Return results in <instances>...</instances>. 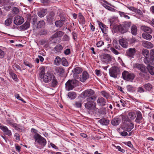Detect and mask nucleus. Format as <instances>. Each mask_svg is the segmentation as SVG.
I'll list each match as a JSON object with an SVG mask.
<instances>
[{
	"label": "nucleus",
	"instance_id": "obj_52",
	"mask_svg": "<svg viewBox=\"0 0 154 154\" xmlns=\"http://www.w3.org/2000/svg\"><path fill=\"white\" fill-rule=\"evenodd\" d=\"M4 51L0 48V59H2L5 56Z\"/></svg>",
	"mask_w": 154,
	"mask_h": 154
},
{
	"label": "nucleus",
	"instance_id": "obj_49",
	"mask_svg": "<svg viewBox=\"0 0 154 154\" xmlns=\"http://www.w3.org/2000/svg\"><path fill=\"white\" fill-rule=\"evenodd\" d=\"M103 6L106 9L108 10L109 11H115V9L110 7L108 6L107 5L104 4L103 5Z\"/></svg>",
	"mask_w": 154,
	"mask_h": 154
},
{
	"label": "nucleus",
	"instance_id": "obj_2",
	"mask_svg": "<svg viewBox=\"0 0 154 154\" xmlns=\"http://www.w3.org/2000/svg\"><path fill=\"white\" fill-rule=\"evenodd\" d=\"M34 138L35 139V144L36 145L37 144L43 146H44L46 145V140L39 134L37 133L35 134L34 135Z\"/></svg>",
	"mask_w": 154,
	"mask_h": 154
},
{
	"label": "nucleus",
	"instance_id": "obj_36",
	"mask_svg": "<svg viewBox=\"0 0 154 154\" xmlns=\"http://www.w3.org/2000/svg\"><path fill=\"white\" fill-rule=\"evenodd\" d=\"M68 96L69 98L73 99L76 97V94L74 92H69L68 94Z\"/></svg>",
	"mask_w": 154,
	"mask_h": 154
},
{
	"label": "nucleus",
	"instance_id": "obj_56",
	"mask_svg": "<svg viewBox=\"0 0 154 154\" xmlns=\"http://www.w3.org/2000/svg\"><path fill=\"white\" fill-rule=\"evenodd\" d=\"M127 8L130 10L135 12L136 8L130 6H128Z\"/></svg>",
	"mask_w": 154,
	"mask_h": 154
},
{
	"label": "nucleus",
	"instance_id": "obj_8",
	"mask_svg": "<svg viewBox=\"0 0 154 154\" xmlns=\"http://www.w3.org/2000/svg\"><path fill=\"white\" fill-rule=\"evenodd\" d=\"M100 59L103 63H109L112 61V56L108 54H103L100 56Z\"/></svg>",
	"mask_w": 154,
	"mask_h": 154
},
{
	"label": "nucleus",
	"instance_id": "obj_42",
	"mask_svg": "<svg viewBox=\"0 0 154 154\" xmlns=\"http://www.w3.org/2000/svg\"><path fill=\"white\" fill-rule=\"evenodd\" d=\"M143 86L145 89L148 91H150L152 88V85L150 83L145 84Z\"/></svg>",
	"mask_w": 154,
	"mask_h": 154
},
{
	"label": "nucleus",
	"instance_id": "obj_25",
	"mask_svg": "<svg viewBox=\"0 0 154 154\" xmlns=\"http://www.w3.org/2000/svg\"><path fill=\"white\" fill-rule=\"evenodd\" d=\"M97 23L103 32L105 33V31L106 30V26L100 21H97Z\"/></svg>",
	"mask_w": 154,
	"mask_h": 154
},
{
	"label": "nucleus",
	"instance_id": "obj_34",
	"mask_svg": "<svg viewBox=\"0 0 154 154\" xmlns=\"http://www.w3.org/2000/svg\"><path fill=\"white\" fill-rule=\"evenodd\" d=\"M51 81V85L53 87H55L57 85V80L54 76H53Z\"/></svg>",
	"mask_w": 154,
	"mask_h": 154
},
{
	"label": "nucleus",
	"instance_id": "obj_9",
	"mask_svg": "<svg viewBox=\"0 0 154 154\" xmlns=\"http://www.w3.org/2000/svg\"><path fill=\"white\" fill-rule=\"evenodd\" d=\"M6 122L9 125L12 127H14L15 129L18 131L21 132L23 131V129L22 128L19 127L16 123L13 122V120L11 119H8L6 121Z\"/></svg>",
	"mask_w": 154,
	"mask_h": 154
},
{
	"label": "nucleus",
	"instance_id": "obj_29",
	"mask_svg": "<svg viewBox=\"0 0 154 154\" xmlns=\"http://www.w3.org/2000/svg\"><path fill=\"white\" fill-rule=\"evenodd\" d=\"M82 69L79 67H76L72 70V72L74 74H79L82 71Z\"/></svg>",
	"mask_w": 154,
	"mask_h": 154
},
{
	"label": "nucleus",
	"instance_id": "obj_60",
	"mask_svg": "<svg viewBox=\"0 0 154 154\" xmlns=\"http://www.w3.org/2000/svg\"><path fill=\"white\" fill-rule=\"evenodd\" d=\"M79 17L82 21V23L84 24L85 23V20L83 16L81 14H80L79 15Z\"/></svg>",
	"mask_w": 154,
	"mask_h": 154
},
{
	"label": "nucleus",
	"instance_id": "obj_27",
	"mask_svg": "<svg viewBox=\"0 0 154 154\" xmlns=\"http://www.w3.org/2000/svg\"><path fill=\"white\" fill-rule=\"evenodd\" d=\"M142 119V115L140 112H138L137 113V118L135 120L136 122L140 123Z\"/></svg>",
	"mask_w": 154,
	"mask_h": 154
},
{
	"label": "nucleus",
	"instance_id": "obj_30",
	"mask_svg": "<svg viewBox=\"0 0 154 154\" xmlns=\"http://www.w3.org/2000/svg\"><path fill=\"white\" fill-rule=\"evenodd\" d=\"M147 69L149 72L152 75H154V67L151 66H147Z\"/></svg>",
	"mask_w": 154,
	"mask_h": 154
},
{
	"label": "nucleus",
	"instance_id": "obj_5",
	"mask_svg": "<svg viewBox=\"0 0 154 154\" xmlns=\"http://www.w3.org/2000/svg\"><path fill=\"white\" fill-rule=\"evenodd\" d=\"M78 85V81L75 80H69L66 83V88L67 90H72L75 86Z\"/></svg>",
	"mask_w": 154,
	"mask_h": 154
},
{
	"label": "nucleus",
	"instance_id": "obj_61",
	"mask_svg": "<svg viewBox=\"0 0 154 154\" xmlns=\"http://www.w3.org/2000/svg\"><path fill=\"white\" fill-rule=\"evenodd\" d=\"M56 48L57 49V51H59L62 50L63 48V47L61 45H59L56 46Z\"/></svg>",
	"mask_w": 154,
	"mask_h": 154
},
{
	"label": "nucleus",
	"instance_id": "obj_62",
	"mask_svg": "<svg viewBox=\"0 0 154 154\" xmlns=\"http://www.w3.org/2000/svg\"><path fill=\"white\" fill-rule=\"evenodd\" d=\"M137 91L140 93H143L145 91V90L142 87H139L138 88Z\"/></svg>",
	"mask_w": 154,
	"mask_h": 154
},
{
	"label": "nucleus",
	"instance_id": "obj_64",
	"mask_svg": "<svg viewBox=\"0 0 154 154\" xmlns=\"http://www.w3.org/2000/svg\"><path fill=\"white\" fill-rule=\"evenodd\" d=\"M15 139L17 140H19L20 139V136L19 134L17 133H16L14 135Z\"/></svg>",
	"mask_w": 154,
	"mask_h": 154
},
{
	"label": "nucleus",
	"instance_id": "obj_47",
	"mask_svg": "<svg viewBox=\"0 0 154 154\" xmlns=\"http://www.w3.org/2000/svg\"><path fill=\"white\" fill-rule=\"evenodd\" d=\"M101 94L102 95V96H103L104 97L106 98H108L109 97V94L105 91H101Z\"/></svg>",
	"mask_w": 154,
	"mask_h": 154
},
{
	"label": "nucleus",
	"instance_id": "obj_54",
	"mask_svg": "<svg viewBox=\"0 0 154 154\" xmlns=\"http://www.w3.org/2000/svg\"><path fill=\"white\" fill-rule=\"evenodd\" d=\"M112 145L116 147V148L118 149V150L119 151L122 152L124 153L125 152V150L119 146H116L114 144H113Z\"/></svg>",
	"mask_w": 154,
	"mask_h": 154
},
{
	"label": "nucleus",
	"instance_id": "obj_38",
	"mask_svg": "<svg viewBox=\"0 0 154 154\" xmlns=\"http://www.w3.org/2000/svg\"><path fill=\"white\" fill-rule=\"evenodd\" d=\"M9 72L12 78L13 79L16 81L17 79V76L16 75L15 73H13L11 70H10L9 71Z\"/></svg>",
	"mask_w": 154,
	"mask_h": 154
},
{
	"label": "nucleus",
	"instance_id": "obj_55",
	"mask_svg": "<svg viewBox=\"0 0 154 154\" xmlns=\"http://www.w3.org/2000/svg\"><path fill=\"white\" fill-rule=\"evenodd\" d=\"M113 46L116 49H120V47L118 45V44L116 42H114L113 43Z\"/></svg>",
	"mask_w": 154,
	"mask_h": 154
},
{
	"label": "nucleus",
	"instance_id": "obj_40",
	"mask_svg": "<svg viewBox=\"0 0 154 154\" xmlns=\"http://www.w3.org/2000/svg\"><path fill=\"white\" fill-rule=\"evenodd\" d=\"M45 22L44 20H41L39 21L37 25V28H42L43 27L45 26Z\"/></svg>",
	"mask_w": 154,
	"mask_h": 154
},
{
	"label": "nucleus",
	"instance_id": "obj_16",
	"mask_svg": "<svg viewBox=\"0 0 154 154\" xmlns=\"http://www.w3.org/2000/svg\"><path fill=\"white\" fill-rule=\"evenodd\" d=\"M89 78V75L87 72L84 71L83 72L82 75H80V80L82 82H84Z\"/></svg>",
	"mask_w": 154,
	"mask_h": 154
},
{
	"label": "nucleus",
	"instance_id": "obj_57",
	"mask_svg": "<svg viewBox=\"0 0 154 154\" xmlns=\"http://www.w3.org/2000/svg\"><path fill=\"white\" fill-rule=\"evenodd\" d=\"M47 33V31L44 29L41 30L39 32V34L41 35H45Z\"/></svg>",
	"mask_w": 154,
	"mask_h": 154
},
{
	"label": "nucleus",
	"instance_id": "obj_14",
	"mask_svg": "<svg viewBox=\"0 0 154 154\" xmlns=\"http://www.w3.org/2000/svg\"><path fill=\"white\" fill-rule=\"evenodd\" d=\"M136 53V51L135 48H130L127 50L126 51V54L128 57L132 58Z\"/></svg>",
	"mask_w": 154,
	"mask_h": 154
},
{
	"label": "nucleus",
	"instance_id": "obj_43",
	"mask_svg": "<svg viewBox=\"0 0 154 154\" xmlns=\"http://www.w3.org/2000/svg\"><path fill=\"white\" fill-rule=\"evenodd\" d=\"M119 13L120 16L122 17H123L127 19H129L130 18V17L127 15L125 13L119 11Z\"/></svg>",
	"mask_w": 154,
	"mask_h": 154
},
{
	"label": "nucleus",
	"instance_id": "obj_32",
	"mask_svg": "<svg viewBox=\"0 0 154 154\" xmlns=\"http://www.w3.org/2000/svg\"><path fill=\"white\" fill-rule=\"evenodd\" d=\"M99 122L102 125H106L109 123V121L105 119H102L99 121Z\"/></svg>",
	"mask_w": 154,
	"mask_h": 154
},
{
	"label": "nucleus",
	"instance_id": "obj_11",
	"mask_svg": "<svg viewBox=\"0 0 154 154\" xmlns=\"http://www.w3.org/2000/svg\"><path fill=\"white\" fill-rule=\"evenodd\" d=\"M24 21L23 18L21 16L17 15L14 18V22L17 25H20Z\"/></svg>",
	"mask_w": 154,
	"mask_h": 154
},
{
	"label": "nucleus",
	"instance_id": "obj_41",
	"mask_svg": "<svg viewBox=\"0 0 154 154\" xmlns=\"http://www.w3.org/2000/svg\"><path fill=\"white\" fill-rule=\"evenodd\" d=\"M128 116L131 120H133L135 118L136 115L134 112H130L128 113Z\"/></svg>",
	"mask_w": 154,
	"mask_h": 154
},
{
	"label": "nucleus",
	"instance_id": "obj_17",
	"mask_svg": "<svg viewBox=\"0 0 154 154\" xmlns=\"http://www.w3.org/2000/svg\"><path fill=\"white\" fill-rule=\"evenodd\" d=\"M142 45L144 47L147 48H150L153 46L152 44L150 42L146 41L142 42Z\"/></svg>",
	"mask_w": 154,
	"mask_h": 154
},
{
	"label": "nucleus",
	"instance_id": "obj_35",
	"mask_svg": "<svg viewBox=\"0 0 154 154\" xmlns=\"http://www.w3.org/2000/svg\"><path fill=\"white\" fill-rule=\"evenodd\" d=\"M45 68L44 67L42 66L40 69V72L39 75L41 79H42V77H43L45 74Z\"/></svg>",
	"mask_w": 154,
	"mask_h": 154
},
{
	"label": "nucleus",
	"instance_id": "obj_31",
	"mask_svg": "<svg viewBox=\"0 0 154 154\" xmlns=\"http://www.w3.org/2000/svg\"><path fill=\"white\" fill-rule=\"evenodd\" d=\"M131 31L132 34L134 35H136L137 32V28L135 25H133L131 28Z\"/></svg>",
	"mask_w": 154,
	"mask_h": 154
},
{
	"label": "nucleus",
	"instance_id": "obj_58",
	"mask_svg": "<svg viewBox=\"0 0 154 154\" xmlns=\"http://www.w3.org/2000/svg\"><path fill=\"white\" fill-rule=\"evenodd\" d=\"M133 87L131 85H128L127 86V88L129 91H133Z\"/></svg>",
	"mask_w": 154,
	"mask_h": 154
},
{
	"label": "nucleus",
	"instance_id": "obj_23",
	"mask_svg": "<svg viewBox=\"0 0 154 154\" xmlns=\"http://www.w3.org/2000/svg\"><path fill=\"white\" fill-rule=\"evenodd\" d=\"M55 70L56 73L60 75H62L64 72V70L62 68L58 67L56 68Z\"/></svg>",
	"mask_w": 154,
	"mask_h": 154
},
{
	"label": "nucleus",
	"instance_id": "obj_53",
	"mask_svg": "<svg viewBox=\"0 0 154 154\" xmlns=\"http://www.w3.org/2000/svg\"><path fill=\"white\" fill-rule=\"evenodd\" d=\"M15 97L17 99L23 102L24 103H25L26 102L23 100V99H22L18 94H16L15 95Z\"/></svg>",
	"mask_w": 154,
	"mask_h": 154
},
{
	"label": "nucleus",
	"instance_id": "obj_51",
	"mask_svg": "<svg viewBox=\"0 0 154 154\" xmlns=\"http://www.w3.org/2000/svg\"><path fill=\"white\" fill-rule=\"evenodd\" d=\"M82 101H76L75 103V104L76 106L78 108H80L81 107L82 105Z\"/></svg>",
	"mask_w": 154,
	"mask_h": 154
},
{
	"label": "nucleus",
	"instance_id": "obj_59",
	"mask_svg": "<svg viewBox=\"0 0 154 154\" xmlns=\"http://www.w3.org/2000/svg\"><path fill=\"white\" fill-rule=\"evenodd\" d=\"M12 11L14 14H17L19 12V10L17 8L14 7Z\"/></svg>",
	"mask_w": 154,
	"mask_h": 154
},
{
	"label": "nucleus",
	"instance_id": "obj_28",
	"mask_svg": "<svg viewBox=\"0 0 154 154\" xmlns=\"http://www.w3.org/2000/svg\"><path fill=\"white\" fill-rule=\"evenodd\" d=\"M47 13L46 9H42L38 12V16L41 17H43Z\"/></svg>",
	"mask_w": 154,
	"mask_h": 154
},
{
	"label": "nucleus",
	"instance_id": "obj_46",
	"mask_svg": "<svg viewBox=\"0 0 154 154\" xmlns=\"http://www.w3.org/2000/svg\"><path fill=\"white\" fill-rule=\"evenodd\" d=\"M144 63L146 64L149 65L152 63L151 62V59H149L147 57L145 58L144 59Z\"/></svg>",
	"mask_w": 154,
	"mask_h": 154
},
{
	"label": "nucleus",
	"instance_id": "obj_44",
	"mask_svg": "<svg viewBox=\"0 0 154 154\" xmlns=\"http://www.w3.org/2000/svg\"><path fill=\"white\" fill-rule=\"evenodd\" d=\"M12 18H8L5 21V24L6 26H8L12 23Z\"/></svg>",
	"mask_w": 154,
	"mask_h": 154
},
{
	"label": "nucleus",
	"instance_id": "obj_26",
	"mask_svg": "<svg viewBox=\"0 0 154 154\" xmlns=\"http://www.w3.org/2000/svg\"><path fill=\"white\" fill-rule=\"evenodd\" d=\"M65 21L63 20H60L56 21L55 23L56 27H60L63 25Z\"/></svg>",
	"mask_w": 154,
	"mask_h": 154
},
{
	"label": "nucleus",
	"instance_id": "obj_13",
	"mask_svg": "<svg viewBox=\"0 0 154 154\" xmlns=\"http://www.w3.org/2000/svg\"><path fill=\"white\" fill-rule=\"evenodd\" d=\"M54 75L49 73L47 72L45 74L43 77L44 82L45 83H48L50 82L52 79V78Z\"/></svg>",
	"mask_w": 154,
	"mask_h": 154
},
{
	"label": "nucleus",
	"instance_id": "obj_1",
	"mask_svg": "<svg viewBox=\"0 0 154 154\" xmlns=\"http://www.w3.org/2000/svg\"><path fill=\"white\" fill-rule=\"evenodd\" d=\"M96 98V97L95 96L87 98L86 100L87 102L85 104V107L89 110H94L96 108V103H93L92 101H95Z\"/></svg>",
	"mask_w": 154,
	"mask_h": 154
},
{
	"label": "nucleus",
	"instance_id": "obj_7",
	"mask_svg": "<svg viewBox=\"0 0 154 154\" xmlns=\"http://www.w3.org/2000/svg\"><path fill=\"white\" fill-rule=\"evenodd\" d=\"M123 79L127 81L132 82L134 78L135 75L133 73L129 72L126 71H124L122 73Z\"/></svg>",
	"mask_w": 154,
	"mask_h": 154
},
{
	"label": "nucleus",
	"instance_id": "obj_4",
	"mask_svg": "<svg viewBox=\"0 0 154 154\" xmlns=\"http://www.w3.org/2000/svg\"><path fill=\"white\" fill-rule=\"evenodd\" d=\"M110 75L114 78H116L117 75L120 74L119 68L116 66H113L109 69Z\"/></svg>",
	"mask_w": 154,
	"mask_h": 154
},
{
	"label": "nucleus",
	"instance_id": "obj_10",
	"mask_svg": "<svg viewBox=\"0 0 154 154\" xmlns=\"http://www.w3.org/2000/svg\"><path fill=\"white\" fill-rule=\"evenodd\" d=\"M133 66L134 68H137L143 72L145 73L146 72V66L142 64L136 63L133 64Z\"/></svg>",
	"mask_w": 154,
	"mask_h": 154
},
{
	"label": "nucleus",
	"instance_id": "obj_3",
	"mask_svg": "<svg viewBox=\"0 0 154 154\" xmlns=\"http://www.w3.org/2000/svg\"><path fill=\"white\" fill-rule=\"evenodd\" d=\"M131 26L130 22H125L122 25H119L118 28L119 31L122 33L127 32Z\"/></svg>",
	"mask_w": 154,
	"mask_h": 154
},
{
	"label": "nucleus",
	"instance_id": "obj_48",
	"mask_svg": "<svg viewBox=\"0 0 154 154\" xmlns=\"http://www.w3.org/2000/svg\"><path fill=\"white\" fill-rule=\"evenodd\" d=\"M104 44V42L102 41H100L98 42L96 45L98 48L100 47Z\"/></svg>",
	"mask_w": 154,
	"mask_h": 154
},
{
	"label": "nucleus",
	"instance_id": "obj_21",
	"mask_svg": "<svg viewBox=\"0 0 154 154\" xmlns=\"http://www.w3.org/2000/svg\"><path fill=\"white\" fill-rule=\"evenodd\" d=\"M30 23L28 22H26L20 26V29L21 30L27 29L29 28Z\"/></svg>",
	"mask_w": 154,
	"mask_h": 154
},
{
	"label": "nucleus",
	"instance_id": "obj_63",
	"mask_svg": "<svg viewBox=\"0 0 154 154\" xmlns=\"http://www.w3.org/2000/svg\"><path fill=\"white\" fill-rule=\"evenodd\" d=\"M150 54L151 58L154 59V49H152L150 51Z\"/></svg>",
	"mask_w": 154,
	"mask_h": 154
},
{
	"label": "nucleus",
	"instance_id": "obj_50",
	"mask_svg": "<svg viewBox=\"0 0 154 154\" xmlns=\"http://www.w3.org/2000/svg\"><path fill=\"white\" fill-rule=\"evenodd\" d=\"M110 50L111 51L115 54L118 55L119 54L118 51L113 47L111 48Z\"/></svg>",
	"mask_w": 154,
	"mask_h": 154
},
{
	"label": "nucleus",
	"instance_id": "obj_37",
	"mask_svg": "<svg viewBox=\"0 0 154 154\" xmlns=\"http://www.w3.org/2000/svg\"><path fill=\"white\" fill-rule=\"evenodd\" d=\"M142 54L146 57H147L149 54V51L146 49H143L142 50Z\"/></svg>",
	"mask_w": 154,
	"mask_h": 154
},
{
	"label": "nucleus",
	"instance_id": "obj_18",
	"mask_svg": "<svg viewBox=\"0 0 154 154\" xmlns=\"http://www.w3.org/2000/svg\"><path fill=\"white\" fill-rule=\"evenodd\" d=\"M120 44L124 48H126L128 47V43L126 40L124 38L119 40Z\"/></svg>",
	"mask_w": 154,
	"mask_h": 154
},
{
	"label": "nucleus",
	"instance_id": "obj_15",
	"mask_svg": "<svg viewBox=\"0 0 154 154\" xmlns=\"http://www.w3.org/2000/svg\"><path fill=\"white\" fill-rule=\"evenodd\" d=\"M0 129L3 131L6 135L10 136L11 134V131L6 126L1 125L0 126Z\"/></svg>",
	"mask_w": 154,
	"mask_h": 154
},
{
	"label": "nucleus",
	"instance_id": "obj_33",
	"mask_svg": "<svg viewBox=\"0 0 154 154\" xmlns=\"http://www.w3.org/2000/svg\"><path fill=\"white\" fill-rule=\"evenodd\" d=\"M61 59L59 56H57L54 60V63L55 65L58 66L61 63Z\"/></svg>",
	"mask_w": 154,
	"mask_h": 154
},
{
	"label": "nucleus",
	"instance_id": "obj_39",
	"mask_svg": "<svg viewBox=\"0 0 154 154\" xmlns=\"http://www.w3.org/2000/svg\"><path fill=\"white\" fill-rule=\"evenodd\" d=\"M63 32L61 31H58L54 34L53 37L54 38L61 37L63 35Z\"/></svg>",
	"mask_w": 154,
	"mask_h": 154
},
{
	"label": "nucleus",
	"instance_id": "obj_45",
	"mask_svg": "<svg viewBox=\"0 0 154 154\" xmlns=\"http://www.w3.org/2000/svg\"><path fill=\"white\" fill-rule=\"evenodd\" d=\"M61 63L62 65L64 66H67L68 65V62L66 59L64 57L61 59Z\"/></svg>",
	"mask_w": 154,
	"mask_h": 154
},
{
	"label": "nucleus",
	"instance_id": "obj_22",
	"mask_svg": "<svg viewBox=\"0 0 154 154\" xmlns=\"http://www.w3.org/2000/svg\"><path fill=\"white\" fill-rule=\"evenodd\" d=\"M121 121L118 118H115L113 119L111 121V124L114 126L118 125L120 122Z\"/></svg>",
	"mask_w": 154,
	"mask_h": 154
},
{
	"label": "nucleus",
	"instance_id": "obj_19",
	"mask_svg": "<svg viewBox=\"0 0 154 154\" xmlns=\"http://www.w3.org/2000/svg\"><path fill=\"white\" fill-rule=\"evenodd\" d=\"M140 29L141 30L144 32H146V33L151 34L152 32V30L151 28L145 26H142L141 27Z\"/></svg>",
	"mask_w": 154,
	"mask_h": 154
},
{
	"label": "nucleus",
	"instance_id": "obj_24",
	"mask_svg": "<svg viewBox=\"0 0 154 154\" xmlns=\"http://www.w3.org/2000/svg\"><path fill=\"white\" fill-rule=\"evenodd\" d=\"M142 37L145 39L148 40H150L152 37V35L148 33H143L142 34Z\"/></svg>",
	"mask_w": 154,
	"mask_h": 154
},
{
	"label": "nucleus",
	"instance_id": "obj_12",
	"mask_svg": "<svg viewBox=\"0 0 154 154\" xmlns=\"http://www.w3.org/2000/svg\"><path fill=\"white\" fill-rule=\"evenodd\" d=\"M94 93V91L91 89H88L84 91L82 94L84 97L89 98L92 97Z\"/></svg>",
	"mask_w": 154,
	"mask_h": 154
},
{
	"label": "nucleus",
	"instance_id": "obj_6",
	"mask_svg": "<svg viewBox=\"0 0 154 154\" xmlns=\"http://www.w3.org/2000/svg\"><path fill=\"white\" fill-rule=\"evenodd\" d=\"M122 128L125 131H130L134 127V125L129 121L124 120Z\"/></svg>",
	"mask_w": 154,
	"mask_h": 154
},
{
	"label": "nucleus",
	"instance_id": "obj_20",
	"mask_svg": "<svg viewBox=\"0 0 154 154\" xmlns=\"http://www.w3.org/2000/svg\"><path fill=\"white\" fill-rule=\"evenodd\" d=\"M97 102L102 106L105 105L106 103L105 100L103 97L99 98L97 100Z\"/></svg>",
	"mask_w": 154,
	"mask_h": 154
}]
</instances>
